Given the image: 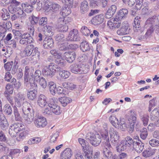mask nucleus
<instances>
[{
	"label": "nucleus",
	"mask_w": 159,
	"mask_h": 159,
	"mask_svg": "<svg viewBox=\"0 0 159 159\" xmlns=\"http://www.w3.org/2000/svg\"><path fill=\"white\" fill-rule=\"evenodd\" d=\"M60 67L53 63H50L48 66L44 67L42 70L43 75L47 77L51 78L54 76L56 71H59L60 76L64 79L68 78L70 75V73L67 71L60 70Z\"/></svg>",
	"instance_id": "1"
},
{
	"label": "nucleus",
	"mask_w": 159,
	"mask_h": 159,
	"mask_svg": "<svg viewBox=\"0 0 159 159\" xmlns=\"http://www.w3.org/2000/svg\"><path fill=\"white\" fill-rule=\"evenodd\" d=\"M24 72L25 85L27 87H29L30 84L31 87L34 88L37 87V84L33 78V73H34L33 68H30L28 66H26Z\"/></svg>",
	"instance_id": "2"
},
{
	"label": "nucleus",
	"mask_w": 159,
	"mask_h": 159,
	"mask_svg": "<svg viewBox=\"0 0 159 159\" xmlns=\"http://www.w3.org/2000/svg\"><path fill=\"white\" fill-rule=\"evenodd\" d=\"M86 138L87 140H89V142L93 146L95 147L98 146L102 141L101 137L98 134L88 133L86 135Z\"/></svg>",
	"instance_id": "3"
},
{
	"label": "nucleus",
	"mask_w": 159,
	"mask_h": 159,
	"mask_svg": "<svg viewBox=\"0 0 159 159\" xmlns=\"http://www.w3.org/2000/svg\"><path fill=\"white\" fill-rule=\"evenodd\" d=\"M24 128V125L22 124L14 123L10 126L9 133L11 137H15L18 133L23 130Z\"/></svg>",
	"instance_id": "4"
},
{
	"label": "nucleus",
	"mask_w": 159,
	"mask_h": 159,
	"mask_svg": "<svg viewBox=\"0 0 159 159\" xmlns=\"http://www.w3.org/2000/svg\"><path fill=\"white\" fill-rule=\"evenodd\" d=\"M80 38L79 36L78 31L74 29L70 31L66 38L67 41H80Z\"/></svg>",
	"instance_id": "5"
},
{
	"label": "nucleus",
	"mask_w": 159,
	"mask_h": 159,
	"mask_svg": "<svg viewBox=\"0 0 159 159\" xmlns=\"http://www.w3.org/2000/svg\"><path fill=\"white\" fill-rule=\"evenodd\" d=\"M33 39L30 34L27 33L22 34L19 41L20 43L21 44L27 45L32 43Z\"/></svg>",
	"instance_id": "6"
},
{
	"label": "nucleus",
	"mask_w": 159,
	"mask_h": 159,
	"mask_svg": "<svg viewBox=\"0 0 159 159\" xmlns=\"http://www.w3.org/2000/svg\"><path fill=\"white\" fill-rule=\"evenodd\" d=\"M34 123L38 128L44 127L47 124L46 118L39 115L36 116Z\"/></svg>",
	"instance_id": "7"
},
{
	"label": "nucleus",
	"mask_w": 159,
	"mask_h": 159,
	"mask_svg": "<svg viewBox=\"0 0 159 159\" xmlns=\"http://www.w3.org/2000/svg\"><path fill=\"white\" fill-rule=\"evenodd\" d=\"M22 109L23 114H34V110L32 106L27 102H25L23 103Z\"/></svg>",
	"instance_id": "8"
},
{
	"label": "nucleus",
	"mask_w": 159,
	"mask_h": 159,
	"mask_svg": "<svg viewBox=\"0 0 159 159\" xmlns=\"http://www.w3.org/2000/svg\"><path fill=\"white\" fill-rule=\"evenodd\" d=\"M29 85V87H30V89L27 90V97L29 99L31 100H34L37 97V92L36 88L37 87L34 88L31 87L30 84Z\"/></svg>",
	"instance_id": "9"
},
{
	"label": "nucleus",
	"mask_w": 159,
	"mask_h": 159,
	"mask_svg": "<svg viewBox=\"0 0 159 159\" xmlns=\"http://www.w3.org/2000/svg\"><path fill=\"white\" fill-rule=\"evenodd\" d=\"M111 141L112 143L115 145L119 142L120 136L118 132L116 130H111L110 131Z\"/></svg>",
	"instance_id": "10"
},
{
	"label": "nucleus",
	"mask_w": 159,
	"mask_h": 159,
	"mask_svg": "<svg viewBox=\"0 0 159 159\" xmlns=\"http://www.w3.org/2000/svg\"><path fill=\"white\" fill-rule=\"evenodd\" d=\"M81 64H75L70 66L71 72L75 74H82L83 72V68Z\"/></svg>",
	"instance_id": "11"
},
{
	"label": "nucleus",
	"mask_w": 159,
	"mask_h": 159,
	"mask_svg": "<svg viewBox=\"0 0 159 159\" xmlns=\"http://www.w3.org/2000/svg\"><path fill=\"white\" fill-rule=\"evenodd\" d=\"M118 18L116 17V18L113 20H109L107 22V25L109 26L110 29L114 30L116 28H118L120 26L121 22Z\"/></svg>",
	"instance_id": "12"
},
{
	"label": "nucleus",
	"mask_w": 159,
	"mask_h": 159,
	"mask_svg": "<svg viewBox=\"0 0 159 159\" xmlns=\"http://www.w3.org/2000/svg\"><path fill=\"white\" fill-rule=\"evenodd\" d=\"M9 126L8 122L2 113H0V128L3 130H6Z\"/></svg>",
	"instance_id": "13"
},
{
	"label": "nucleus",
	"mask_w": 159,
	"mask_h": 159,
	"mask_svg": "<svg viewBox=\"0 0 159 159\" xmlns=\"http://www.w3.org/2000/svg\"><path fill=\"white\" fill-rule=\"evenodd\" d=\"M53 40L51 38H45L43 42V46L45 49L51 48L53 47Z\"/></svg>",
	"instance_id": "14"
},
{
	"label": "nucleus",
	"mask_w": 159,
	"mask_h": 159,
	"mask_svg": "<svg viewBox=\"0 0 159 159\" xmlns=\"http://www.w3.org/2000/svg\"><path fill=\"white\" fill-rule=\"evenodd\" d=\"M76 53L74 51H70L65 53V57L67 61L69 62H72L75 59Z\"/></svg>",
	"instance_id": "15"
},
{
	"label": "nucleus",
	"mask_w": 159,
	"mask_h": 159,
	"mask_svg": "<svg viewBox=\"0 0 159 159\" xmlns=\"http://www.w3.org/2000/svg\"><path fill=\"white\" fill-rule=\"evenodd\" d=\"M156 151V149L150 147L143 151L142 156L146 158L151 157L155 154Z\"/></svg>",
	"instance_id": "16"
},
{
	"label": "nucleus",
	"mask_w": 159,
	"mask_h": 159,
	"mask_svg": "<svg viewBox=\"0 0 159 159\" xmlns=\"http://www.w3.org/2000/svg\"><path fill=\"white\" fill-rule=\"evenodd\" d=\"M72 155L71 149L66 148L60 154L61 159H70Z\"/></svg>",
	"instance_id": "17"
},
{
	"label": "nucleus",
	"mask_w": 159,
	"mask_h": 159,
	"mask_svg": "<svg viewBox=\"0 0 159 159\" xmlns=\"http://www.w3.org/2000/svg\"><path fill=\"white\" fill-rule=\"evenodd\" d=\"M128 24L126 22H124L122 23L120 30L117 31V33L120 35L127 34L129 32L128 30Z\"/></svg>",
	"instance_id": "18"
},
{
	"label": "nucleus",
	"mask_w": 159,
	"mask_h": 159,
	"mask_svg": "<svg viewBox=\"0 0 159 159\" xmlns=\"http://www.w3.org/2000/svg\"><path fill=\"white\" fill-rule=\"evenodd\" d=\"M116 10V7L115 5L111 6L107 10L105 15V17L108 19L110 18L114 15Z\"/></svg>",
	"instance_id": "19"
},
{
	"label": "nucleus",
	"mask_w": 159,
	"mask_h": 159,
	"mask_svg": "<svg viewBox=\"0 0 159 159\" xmlns=\"http://www.w3.org/2000/svg\"><path fill=\"white\" fill-rule=\"evenodd\" d=\"M37 102L40 107H45L47 103L46 97L43 95H40L38 97Z\"/></svg>",
	"instance_id": "20"
},
{
	"label": "nucleus",
	"mask_w": 159,
	"mask_h": 159,
	"mask_svg": "<svg viewBox=\"0 0 159 159\" xmlns=\"http://www.w3.org/2000/svg\"><path fill=\"white\" fill-rule=\"evenodd\" d=\"M34 49V46L33 44L29 45L27 46L25 49L23 51L25 57L29 56L32 55L33 51Z\"/></svg>",
	"instance_id": "21"
},
{
	"label": "nucleus",
	"mask_w": 159,
	"mask_h": 159,
	"mask_svg": "<svg viewBox=\"0 0 159 159\" xmlns=\"http://www.w3.org/2000/svg\"><path fill=\"white\" fill-rule=\"evenodd\" d=\"M128 14V11L125 8H122L120 10L118 13L117 16L116 17L118 18L119 20L126 17Z\"/></svg>",
	"instance_id": "22"
},
{
	"label": "nucleus",
	"mask_w": 159,
	"mask_h": 159,
	"mask_svg": "<svg viewBox=\"0 0 159 159\" xmlns=\"http://www.w3.org/2000/svg\"><path fill=\"white\" fill-rule=\"evenodd\" d=\"M144 144L142 143L135 142L134 143L133 146L134 148L138 153H140L143 149Z\"/></svg>",
	"instance_id": "23"
},
{
	"label": "nucleus",
	"mask_w": 159,
	"mask_h": 159,
	"mask_svg": "<svg viewBox=\"0 0 159 159\" xmlns=\"http://www.w3.org/2000/svg\"><path fill=\"white\" fill-rule=\"evenodd\" d=\"M104 20V16L102 14L96 15L92 19L93 21L97 24L102 23Z\"/></svg>",
	"instance_id": "24"
},
{
	"label": "nucleus",
	"mask_w": 159,
	"mask_h": 159,
	"mask_svg": "<svg viewBox=\"0 0 159 159\" xmlns=\"http://www.w3.org/2000/svg\"><path fill=\"white\" fill-rule=\"evenodd\" d=\"M34 116V114L27 115L23 114V117L25 123L26 124H31L33 121Z\"/></svg>",
	"instance_id": "25"
},
{
	"label": "nucleus",
	"mask_w": 159,
	"mask_h": 159,
	"mask_svg": "<svg viewBox=\"0 0 159 159\" xmlns=\"http://www.w3.org/2000/svg\"><path fill=\"white\" fill-rule=\"evenodd\" d=\"M59 100L63 107L66 106L67 104L72 101L71 99L67 97H61L59 98Z\"/></svg>",
	"instance_id": "26"
},
{
	"label": "nucleus",
	"mask_w": 159,
	"mask_h": 159,
	"mask_svg": "<svg viewBox=\"0 0 159 159\" xmlns=\"http://www.w3.org/2000/svg\"><path fill=\"white\" fill-rule=\"evenodd\" d=\"M80 8L81 13L84 14L89 9L88 2L86 1H84L81 3Z\"/></svg>",
	"instance_id": "27"
},
{
	"label": "nucleus",
	"mask_w": 159,
	"mask_h": 159,
	"mask_svg": "<svg viewBox=\"0 0 159 159\" xmlns=\"http://www.w3.org/2000/svg\"><path fill=\"white\" fill-rule=\"evenodd\" d=\"M124 142L126 143L125 145L128 148H129L132 145L133 146L134 143L135 141H134L133 139L130 137L127 136L124 140H123Z\"/></svg>",
	"instance_id": "28"
},
{
	"label": "nucleus",
	"mask_w": 159,
	"mask_h": 159,
	"mask_svg": "<svg viewBox=\"0 0 159 159\" xmlns=\"http://www.w3.org/2000/svg\"><path fill=\"white\" fill-rule=\"evenodd\" d=\"M71 13V10L70 7L67 6L66 7L65 5L64 7H63L61 11L60 12V14L63 17L69 15Z\"/></svg>",
	"instance_id": "29"
},
{
	"label": "nucleus",
	"mask_w": 159,
	"mask_h": 159,
	"mask_svg": "<svg viewBox=\"0 0 159 159\" xmlns=\"http://www.w3.org/2000/svg\"><path fill=\"white\" fill-rule=\"evenodd\" d=\"M126 143L124 142L123 140H122L120 143L117 144L116 146V149L117 151L120 152L121 151H124L128 148L125 145Z\"/></svg>",
	"instance_id": "30"
},
{
	"label": "nucleus",
	"mask_w": 159,
	"mask_h": 159,
	"mask_svg": "<svg viewBox=\"0 0 159 159\" xmlns=\"http://www.w3.org/2000/svg\"><path fill=\"white\" fill-rule=\"evenodd\" d=\"M78 141L82 147V150H86L89 146L88 142L84 139L81 138L78 139Z\"/></svg>",
	"instance_id": "31"
},
{
	"label": "nucleus",
	"mask_w": 159,
	"mask_h": 159,
	"mask_svg": "<svg viewBox=\"0 0 159 159\" xmlns=\"http://www.w3.org/2000/svg\"><path fill=\"white\" fill-rule=\"evenodd\" d=\"M153 28V26H151L150 28L147 30L145 35L143 36H141V37L139 39L141 40L142 39H146L150 37L151 35V34L153 32L154 29Z\"/></svg>",
	"instance_id": "32"
},
{
	"label": "nucleus",
	"mask_w": 159,
	"mask_h": 159,
	"mask_svg": "<svg viewBox=\"0 0 159 159\" xmlns=\"http://www.w3.org/2000/svg\"><path fill=\"white\" fill-rule=\"evenodd\" d=\"M21 6L24 11L27 13H30L33 10V6L28 3H23Z\"/></svg>",
	"instance_id": "33"
},
{
	"label": "nucleus",
	"mask_w": 159,
	"mask_h": 159,
	"mask_svg": "<svg viewBox=\"0 0 159 159\" xmlns=\"http://www.w3.org/2000/svg\"><path fill=\"white\" fill-rule=\"evenodd\" d=\"M140 18L138 16H136L135 18L133 25L134 26V30L136 31L138 29H139L141 27L140 26Z\"/></svg>",
	"instance_id": "34"
},
{
	"label": "nucleus",
	"mask_w": 159,
	"mask_h": 159,
	"mask_svg": "<svg viewBox=\"0 0 159 159\" xmlns=\"http://www.w3.org/2000/svg\"><path fill=\"white\" fill-rule=\"evenodd\" d=\"M102 152L104 157L107 159H110L112 157V153L110 151V149L103 148Z\"/></svg>",
	"instance_id": "35"
},
{
	"label": "nucleus",
	"mask_w": 159,
	"mask_h": 159,
	"mask_svg": "<svg viewBox=\"0 0 159 159\" xmlns=\"http://www.w3.org/2000/svg\"><path fill=\"white\" fill-rule=\"evenodd\" d=\"M49 89L51 93L54 95L56 93L57 87L56 84L53 82L50 81L49 82Z\"/></svg>",
	"instance_id": "36"
},
{
	"label": "nucleus",
	"mask_w": 159,
	"mask_h": 159,
	"mask_svg": "<svg viewBox=\"0 0 159 159\" xmlns=\"http://www.w3.org/2000/svg\"><path fill=\"white\" fill-rule=\"evenodd\" d=\"M80 49L83 52H85L90 50V48L88 42L83 41L80 45Z\"/></svg>",
	"instance_id": "37"
},
{
	"label": "nucleus",
	"mask_w": 159,
	"mask_h": 159,
	"mask_svg": "<svg viewBox=\"0 0 159 159\" xmlns=\"http://www.w3.org/2000/svg\"><path fill=\"white\" fill-rule=\"evenodd\" d=\"M6 90L4 93L5 96H7V94H11L13 93V88L12 85L7 84L6 86Z\"/></svg>",
	"instance_id": "38"
},
{
	"label": "nucleus",
	"mask_w": 159,
	"mask_h": 159,
	"mask_svg": "<svg viewBox=\"0 0 159 159\" xmlns=\"http://www.w3.org/2000/svg\"><path fill=\"white\" fill-rule=\"evenodd\" d=\"M19 61L16 58L13 63V66L12 67V68L11 70V73L13 75L17 73V72L18 70L19 67Z\"/></svg>",
	"instance_id": "39"
},
{
	"label": "nucleus",
	"mask_w": 159,
	"mask_h": 159,
	"mask_svg": "<svg viewBox=\"0 0 159 159\" xmlns=\"http://www.w3.org/2000/svg\"><path fill=\"white\" fill-rule=\"evenodd\" d=\"M14 113L15 120L16 121H20L21 120V117L20 116L17 107L16 106H14Z\"/></svg>",
	"instance_id": "40"
},
{
	"label": "nucleus",
	"mask_w": 159,
	"mask_h": 159,
	"mask_svg": "<svg viewBox=\"0 0 159 159\" xmlns=\"http://www.w3.org/2000/svg\"><path fill=\"white\" fill-rule=\"evenodd\" d=\"M2 17L3 20H6L10 18V15L7 10L3 8L1 11Z\"/></svg>",
	"instance_id": "41"
},
{
	"label": "nucleus",
	"mask_w": 159,
	"mask_h": 159,
	"mask_svg": "<svg viewBox=\"0 0 159 159\" xmlns=\"http://www.w3.org/2000/svg\"><path fill=\"white\" fill-rule=\"evenodd\" d=\"M140 119L143 123V125L146 126L149 120V116L146 114H144L140 116Z\"/></svg>",
	"instance_id": "42"
},
{
	"label": "nucleus",
	"mask_w": 159,
	"mask_h": 159,
	"mask_svg": "<svg viewBox=\"0 0 159 159\" xmlns=\"http://www.w3.org/2000/svg\"><path fill=\"white\" fill-rule=\"evenodd\" d=\"M83 154L87 159H92V151L86 149L83 151Z\"/></svg>",
	"instance_id": "43"
},
{
	"label": "nucleus",
	"mask_w": 159,
	"mask_h": 159,
	"mask_svg": "<svg viewBox=\"0 0 159 159\" xmlns=\"http://www.w3.org/2000/svg\"><path fill=\"white\" fill-rule=\"evenodd\" d=\"M140 138L143 139H145L148 135V132L147 129L145 128H143L140 130Z\"/></svg>",
	"instance_id": "44"
},
{
	"label": "nucleus",
	"mask_w": 159,
	"mask_h": 159,
	"mask_svg": "<svg viewBox=\"0 0 159 159\" xmlns=\"http://www.w3.org/2000/svg\"><path fill=\"white\" fill-rule=\"evenodd\" d=\"M3 109L6 114L7 115H11L12 114V107L9 104H6L3 107Z\"/></svg>",
	"instance_id": "45"
},
{
	"label": "nucleus",
	"mask_w": 159,
	"mask_h": 159,
	"mask_svg": "<svg viewBox=\"0 0 159 159\" xmlns=\"http://www.w3.org/2000/svg\"><path fill=\"white\" fill-rule=\"evenodd\" d=\"M46 29H45V34L47 36L51 37L53 34L52 32V27L49 26H46Z\"/></svg>",
	"instance_id": "46"
},
{
	"label": "nucleus",
	"mask_w": 159,
	"mask_h": 159,
	"mask_svg": "<svg viewBox=\"0 0 159 159\" xmlns=\"http://www.w3.org/2000/svg\"><path fill=\"white\" fill-rule=\"evenodd\" d=\"M56 58L55 60V62L58 65L57 66L60 67H63L65 65V61L61 57Z\"/></svg>",
	"instance_id": "47"
},
{
	"label": "nucleus",
	"mask_w": 159,
	"mask_h": 159,
	"mask_svg": "<svg viewBox=\"0 0 159 159\" xmlns=\"http://www.w3.org/2000/svg\"><path fill=\"white\" fill-rule=\"evenodd\" d=\"M60 8V6L56 3H53L50 5V10L53 12H58Z\"/></svg>",
	"instance_id": "48"
},
{
	"label": "nucleus",
	"mask_w": 159,
	"mask_h": 159,
	"mask_svg": "<svg viewBox=\"0 0 159 159\" xmlns=\"http://www.w3.org/2000/svg\"><path fill=\"white\" fill-rule=\"evenodd\" d=\"M41 72L40 70H37L34 72V75H33V79L34 80V81L35 80L37 82L41 77Z\"/></svg>",
	"instance_id": "49"
},
{
	"label": "nucleus",
	"mask_w": 159,
	"mask_h": 159,
	"mask_svg": "<svg viewBox=\"0 0 159 159\" xmlns=\"http://www.w3.org/2000/svg\"><path fill=\"white\" fill-rule=\"evenodd\" d=\"M58 101V99L57 98H51L49 100L48 106L49 108L53 107V106L57 105V103Z\"/></svg>",
	"instance_id": "50"
},
{
	"label": "nucleus",
	"mask_w": 159,
	"mask_h": 159,
	"mask_svg": "<svg viewBox=\"0 0 159 159\" xmlns=\"http://www.w3.org/2000/svg\"><path fill=\"white\" fill-rule=\"evenodd\" d=\"M58 46L59 49L60 51H66L68 49V47L67 46V43L66 42H62L60 43H59Z\"/></svg>",
	"instance_id": "51"
},
{
	"label": "nucleus",
	"mask_w": 159,
	"mask_h": 159,
	"mask_svg": "<svg viewBox=\"0 0 159 159\" xmlns=\"http://www.w3.org/2000/svg\"><path fill=\"white\" fill-rule=\"evenodd\" d=\"M68 29V26L66 24H60L59 25L58 30L61 32H66Z\"/></svg>",
	"instance_id": "52"
},
{
	"label": "nucleus",
	"mask_w": 159,
	"mask_h": 159,
	"mask_svg": "<svg viewBox=\"0 0 159 159\" xmlns=\"http://www.w3.org/2000/svg\"><path fill=\"white\" fill-rule=\"evenodd\" d=\"M29 19L30 20L31 23L32 25L37 24L39 20L38 16H35L34 15L30 17Z\"/></svg>",
	"instance_id": "53"
},
{
	"label": "nucleus",
	"mask_w": 159,
	"mask_h": 159,
	"mask_svg": "<svg viewBox=\"0 0 159 159\" xmlns=\"http://www.w3.org/2000/svg\"><path fill=\"white\" fill-rule=\"evenodd\" d=\"M17 12L16 13L17 16L22 19H24L26 17V14L24 12L23 10L21 8H18L17 9Z\"/></svg>",
	"instance_id": "54"
},
{
	"label": "nucleus",
	"mask_w": 159,
	"mask_h": 159,
	"mask_svg": "<svg viewBox=\"0 0 159 159\" xmlns=\"http://www.w3.org/2000/svg\"><path fill=\"white\" fill-rule=\"evenodd\" d=\"M52 111V113H54L56 115H59L61 113L60 107L58 105L53 106V107L50 108Z\"/></svg>",
	"instance_id": "55"
},
{
	"label": "nucleus",
	"mask_w": 159,
	"mask_h": 159,
	"mask_svg": "<svg viewBox=\"0 0 159 159\" xmlns=\"http://www.w3.org/2000/svg\"><path fill=\"white\" fill-rule=\"evenodd\" d=\"M149 143L152 147H156L159 146V141L154 139H152L149 140Z\"/></svg>",
	"instance_id": "56"
},
{
	"label": "nucleus",
	"mask_w": 159,
	"mask_h": 159,
	"mask_svg": "<svg viewBox=\"0 0 159 159\" xmlns=\"http://www.w3.org/2000/svg\"><path fill=\"white\" fill-rule=\"evenodd\" d=\"M80 31L82 34L85 36H88L90 33L89 30L85 26H82Z\"/></svg>",
	"instance_id": "57"
},
{
	"label": "nucleus",
	"mask_w": 159,
	"mask_h": 159,
	"mask_svg": "<svg viewBox=\"0 0 159 159\" xmlns=\"http://www.w3.org/2000/svg\"><path fill=\"white\" fill-rule=\"evenodd\" d=\"M55 39L57 41H59V43H61V42H64V36L63 34H57L55 36Z\"/></svg>",
	"instance_id": "58"
},
{
	"label": "nucleus",
	"mask_w": 159,
	"mask_h": 159,
	"mask_svg": "<svg viewBox=\"0 0 159 159\" xmlns=\"http://www.w3.org/2000/svg\"><path fill=\"white\" fill-rule=\"evenodd\" d=\"M148 4L147 2L143 3V6L144 7L142 9V13L143 14H146L149 13V8L148 7Z\"/></svg>",
	"instance_id": "59"
},
{
	"label": "nucleus",
	"mask_w": 159,
	"mask_h": 159,
	"mask_svg": "<svg viewBox=\"0 0 159 159\" xmlns=\"http://www.w3.org/2000/svg\"><path fill=\"white\" fill-rule=\"evenodd\" d=\"M41 141V139L40 138H33L28 141V143L30 144H31L34 143H38Z\"/></svg>",
	"instance_id": "60"
},
{
	"label": "nucleus",
	"mask_w": 159,
	"mask_h": 159,
	"mask_svg": "<svg viewBox=\"0 0 159 159\" xmlns=\"http://www.w3.org/2000/svg\"><path fill=\"white\" fill-rule=\"evenodd\" d=\"M27 134V132L25 131H23L21 132L19 134V136L17 138V140L18 141L22 140L25 138V136Z\"/></svg>",
	"instance_id": "61"
},
{
	"label": "nucleus",
	"mask_w": 159,
	"mask_h": 159,
	"mask_svg": "<svg viewBox=\"0 0 159 159\" xmlns=\"http://www.w3.org/2000/svg\"><path fill=\"white\" fill-rule=\"evenodd\" d=\"M50 53L56 58L61 57V54L56 50H52L50 51Z\"/></svg>",
	"instance_id": "62"
},
{
	"label": "nucleus",
	"mask_w": 159,
	"mask_h": 159,
	"mask_svg": "<svg viewBox=\"0 0 159 159\" xmlns=\"http://www.w3.org/2000/svg\"><path fill=\"white\" fill-rule=\"evenodd\" d=\"M144 0H138L137 1L135 8L136 10H140L142 6H143V3Z\"/></svg>",
	"instance_id": "63"
},
{
	"label": "nucleus",
	"mask_w": 159,
	"mask_h": 159,
	"mask_svg": "<svg viewBox=\"0 0 159 159\" xmlns=\"http://www.w3.org/2000/svg\"><path fill=\"white\" fill-rule=\"evenodd\" d=\"M39 80V82L40 85L43 88H45L47 86V83L45 78L43 77H42Z\"/></svg>",
	"instance_id": "64"
}]
</instances>
